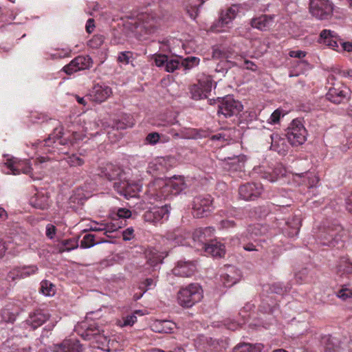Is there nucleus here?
Instances as JSON below:
<instances>
[{
	"label": "nucleus",
	"instance_id": "obj_13",
	"mask_svg": "<svg viewBox=\"0 0 352 352\" xmlns=\"http://www.w3.org/2000/svg\"><path fill=\"white\" fill-rule=\"evenodd\" d=\"M124 171L122 167L111 163L107 164L101 170V176L109 181L119 180L121 182L124 179Z\"/></svg>",
	"mask_w": 352,
	"mask_h": 352
},
{
	"label": "nucleus",
	"instance_id": "obj_37",
	"mask_svg": "<svg viewBox=\"0 0 352 352\" xmlns=\"http://www.w3.org/2000/svg\"><path fill=\"white\" fill-rule=\"evenodd\" d=\"M276 307V303L270 304L269 302V297L266 296L261 301V303L259 305V311L264 314H272L274 309Z\"/></svg>",
	"mask_w": 352,
	"mask_h": 352
},
{
	"label": "nucleus",
	"instance_id": "obj_56",
	"mask_svg": "<svg viewBox=\"0 0 352 352\" xmlns=\"http://www.w3.org/2000/svg\"><path fill=\"white\" fill-rule=\"evenodd\" d=\"M104 43V38L101 35L94 36L91 40L89 41V45L91 47L98 48Z\"/></svg>",
	"mask_w": 352,
	"mask_h": 352
},
{
	"label": "nucleus",
	"instance_id": "obj_12",
	"mask_svg": "<svg viewBox=\"0 0 352 352\" xmlns=\"http://www.w3.org/2000/svg\"><path fill=\"white\" fill-rule=\"evenodd\" d=\"M326 97L331 102L340 104L349 98V89L343 85H336L329 89Z\"/></svg>",
	"mask_w": 352,
	"mask_h": 352
},
{
	"label": "nucleus",
	"instance_id": "obj_6",
	"mask_svg": "<svg viewBox=\"0 0 352 352\" xmlns=\"http://www.w3.org/2000/svg\"><path fill=\"white\" fill-rule=\"evenodd\" d=\"M219 102L217 113L219 117L223 116L224 118H230L237 116L243 109L241 102L229 96Z\"/></svg>",
	"mask_w": 352,
	"mask_h": 352
},
{
	"label": "nucleus",
	"instance_id": "obj_54",
	"mask_svg": "<svg viewBox=\"0 0 352 352\" xmlns=\"http://www.w3.org/2000/svg\"><path fill=\"white\" fill-rule=\"evenodd\" d=\"M188 138L192 139H199L206 138L207 136V132L203 130L192 129L188 133Z\"/></svg>",
	"mask_w": 352,
	"mask_h": 352
},
{
	"label": "nucleus",
	"instance_id": "obj_29",
	"mask_svg": "<svg viewBox=\"0 0 352 352\" xmlns=\"http://www.w3.org/2000/svg\"><path fill=\"white\" fill-rule=\"evenodd\" d=\"M287 228H285V232L290 237L296 236L299 232L301 226V219L298 217H292V220H288L286 222Z\"/></svg>",
	"mask_w": 352,
	"mask_h": 352
},
{
	"label": "nucleus",
	"instance_id": "obj_30",
	"mask_svg": "<svg viewBox=\"0 0 352 352\" xmlns=\"http://www.w3.org/2000/svg\"><path fill=\"white\" fill-rule=\"evenodd\" d=\"M31 205L40 210H46L50 206L49 197L43 194H36L30 200Z\"/></svg>",
	"mask_w": 352,
	"mask_h": 352
},
{
	"label": "nucleus",
	"instance_id": "obj_24",
	"mask_svg": "<svg viewBox=\"0 0 352 352\" xmlns=\"http://www.w3.org/2000/svg\"><path fill=\"white\" fill-rule=\"evenodd\" d=\"M204 0H186L185 9L186 13L192 19H195L199 15V8L204 3Z\"/></svg>",
	"mask_w": 352,
	"mask_h": 352
},
{
	"label": "nucleus",
	"instance_id": "obj_63",
	"mask_svg": "<svg viewBox=\"0 0 352 352\" xmlns=\"http://www.w3.org/2000/svg\"><path fill=\"white\" fill-rule=\"evenodd\" d=\"M137 321V317L133 314L131 316H127L124 320V322L121 326H132Z\"/></svg>",
	"mask_w": 352,
	"mask_h": 352
},
{
	"label": "nucleus",
	"instance_id": "obj_62",
	"mask_svg": "<svg viewBox=\"0 0 352 352\" xmlns=\"http://www.w3.org/2000/svg\"><path fill=\"white\" fill-rule=\"evenodd\" d=\"M117 215L119 218L127 219L131 217V212L126 208H120L118 210Z\"/></svg>",
	"mask_w": 352,
	"mask_h": 352
},
{
	"label": "nucleus",
	"instance_id": "obj_57",
	"mask_svg": "<svg viewBox=\"0 0 352 352\" xmlns=\"http://www.w3.org/2000/svg\"><path fill=\"white\" fill-rule=\"evenodd\" d=\"M154 61L157 67H164L166 62L168 61V56L164 54H155Z\"/></svg>",
	"mask_w": 352,
	"mask_h": 352
},
{
	"label": "nucleus",
	"instance_id": "obj_16",
	"mask_svg": "<svg viewBox=\"0 0 352 352\" xmlns=\"http://www.w3.org/2000/svg\"><path fill=\"white\" fill-rule=\"evenodd\" d=\"M53 352H82V345L77 340H65L60 344H54Z\"/></svg>",
	"mask_w": 352,
	"mask_h": 352
},
{
	"label": "nucleus",
	"instance_id": "obj_61",
	"mask_svg": "<svg viewBox=\"0 0 352 352\" xmlns=\"http://www.w3.org/2000/svg\"><path fill=\"white\" fill-rule=\"evenodd\" d=\"M281 116V111L280 109L275 110L271 115L269 122L272 124H276L278 122Z\"/></svg>",
	"mask_w": 352,
	"mask_h": 352
},
{
	"label": "nucleus",
	"instance_id": "obj_3",
	"mask_svg": "<svg viewBox=\"0 0 352 352\" xmlns=\"http://www.w3.org/2000/svg\"><path fill=\"white\" fill-rule=\"evenodd\" d=\"M156 30L157 19L151 14H143L135 23L134 32L139 40L144 41L155 33Z\"/></svg>",
	"mask_w": 352,
	"mask_h": 352
},
{
	"label": "nucleus",
	"instance_id": "obj_38",
	"mask_svg": "<svg viewBox=\"0 0 352 352\" xmlns=\"http://www.w3.org/2000/svg\"><path fill=\"white\" fill-rule=\"evenodd\" d=\"M334 32L329 30H324L320 32L319 42L330 46L335 38Z\"/></svg>",
	"mask_w": 352,
	"mask_h": 352
},
{
	"label": "nucleus",
	"instance_id": "obj_46",
	"mask_svg": "<svg viewBox=\"0 0 352 352\" xmlns=\"http://www.w3.org/2000/svg\"><path fill=\"white\" fill-rule=\"evenodd\" d=\"M342 344L338 352H352V340L346 338H341Z\"/></svg>",
	"mask_w": 352,
	"mask_h": 352
},
{
	"label": "nucleus",
	"instance_id": "obj_17",
	"mask_svg": "<svg viewBox=\"0 0 352 352\" xmlns=\"http://www.w3.org/2000/svg\"><path fill=\"white\" fill-rule=\"evenodd\" d=\"M111 94L112 91L109 87L97 84L93 87L90 96L94 101L100 103L106 100Z\"/></svg>",
	"mask_w": 352,
	"mask_h": 352
},
{
	"label": "nucleus",
	"instance_id": "obj_7",
	"mask_svg": "<svg viewBox=\"0 0 352 352\" xmlns=\"http://www.w3.org/2000/svg\"><path fill=\"white\" fill-rule=\"evenodd\" d=\"M212 200L210 195L197 196L192 201V215L196 218L208 216L212 210Z\"/></svg>",
	"mask_w": 352,
	"mask_h": 352
},
{
	"label": "nucleus",
	"instance_id": "obj_52",
	"mask_svg": "<svg viewBox=\"0 0 352 352\" xmlns=\"http://www.w3.org/2000/svg\"><path fill=\"white\" fill-rule=\"evenodd\" d=\"M199 85L201 87V89L204 91V94H206V97H207V94L210 93L212 89V82L210 79H205L200 80L199 81Z\"/></svg>",
	"mask_w": 352,
	"mask_h": 352
},
{
	"label": "nucleus",
	"instance_id": "obj_20",
	"mask_svg": "<svg viewBox=\"0 0 352 352\" xmlns=\"http://www.w3.org/2000/svg\"><path fill=\"white\" fill-rule=\"evenodd\" d=\"M225 287H230L237 283L241 277V272L234 267H228V272L221 275Z\"/></svg>",
	"mask_w": 352,
	"mask_h": 352
},
{
	"label": "nucleus",
	"instance_id": "obj_27",
	"mask_svg": "<svg viewBox=\"0 0 352 352\" xmlns=\"http://www.w3.org/2000/svg\"><path fill=\"white\" fill-rule=\"evenodd\" d=\"M175 327V324L169 320H157L153 324V330L162 333H170Z\"/></svg>",
	"mask_w": 352,
	"mask_h": 352
},
{
	"label": "nucleus",
	"instance_id": "obj_51",
	"mask_svg": "<svg viewBox=\"0 0 352 352\" xmlns=\"http://www.w3.org/2000/svg\"><path fill=\"white\" fill-rule=\"evenodd\" d=\"M67 162L70 166H82L84 160L76 155H72L67 159Z\"/></svg>",
	"mask_w": 352,
	"mask_h": 352
},
{
	"label": "nucleus",
	"instance_id": "obj_25",
	"mask_svg": "<svg viewBox=\"0 0 352 352\" xmlns=\"http://www.w3.org/2000/svg\"><path fill=\"white\" fill-rule=\"evenodd\" d=\"M285 174V170L281 166L275 167L271 171H265L261 173V177L270 182H275L279 178L283 177Z\"/></svg>",
	"mask_w": 352,
	"mask_h": 352
},
{
	"label": "nucleus",
	"instance_id": "obj_19",
	"mask_svg": "<svg viewBox=\"0 0 352 352\" xmlns=\"http://www.w3.org/2000/svg\"><path fill=\"white\" fill-rule=\"evenodd\" d=\"M274 15L263 14L251 20L250 25L252 28L261 31L270 29L274 23Z\"/></svg>",
	"mask_w": 352,
	"mask_h": 352
},
{
	"label": "nucleus",
	"instance_id": "obj_4",
	"mask_svg": "<svg viewBox=\"0 0 352 352\" xmlns=\"http://www.w3.org/2000/svg\"><path fill=\"white\" fill-rule=\"evenodd\" d=\"M285 135L292 146H297L306 141L307 132L301 121L295 119L287 129Z\"/></svg>",
	"mask_w": 352,
	"mask_h": 352
},
{
	"label": "nucleus",
	"instance_id": "obj_59",
	"mask_svg": "<svg viewBox=\"0 0 352 352\" xmlns=\"http://www.w3.org/2000/svg\"><path fill=\"white\" fill-rule=\"evenodd\" d=\"M202 230H204V236L205 241H206V243H208L210 242V240H212L211 238L212 236L214 229L211 227H206L204 228H201Z\"/></svg>",
	"mask_w": 352,
	"mask_h": 352
},
{
	"label": "nucleus",
	"instance_id": "obj_31",
	"mask_svg": "<svg viewBox=\"0 0 352 352\" xmlns=\"http://www.w3.org/2000/svg\"><path fill=\"white\" fill-rule=\"evenodd\" d=\"M6 164L13 175H19L21 172L29 174L31 172V167L27 164L8 162Z\"/></svg>",
	"mask_w": 352,
	"mask_h": 352
},
{
	"label": "nucleus",
	"instance_id": "obj_44",
	"mask_svg": "<svg viewBox=\"0 0 352 352\" xmlns=\"http://www.w3.org/2000/svg\"><path fill=\"white\" fill-rule=\"evenodd\" d=\"M199 63V58L195 56H188L184 58L182 63V65L186 69H190L193 67L198 65Z\"/></svg>",
	"mask_w": 352,
	"mask_h": 352
},
{
	"label": "nucleus",
	"instance_id": "obj_23",
	"mask_svg": "<svg viewBox=\"0 0 352 352\" xmlns=\"http://www.w3.org/2000/svg\"><path fill=\"white\" fill-rule=\"evenodd\" d=\"M204 251L214 257L221 258L225 255L224 245L216 240H210L204 247Z\"/></svg>",
	"mask_w": 352,
	"mask_h": 352
},
{
	"label": "nucleus",
	"instance_id": "obj_28",
	"mask_svg": "<svg viewBox=\"0 0 352 352\" xmlns=\"http://www.w3.org/2000/svg\"><path fill=\"white\" fill-rule=\"evenodd\" d=\"M186 184L181 178H175L166 183L165 188L173 195H177L186 188Z\"/></svg>",
	"mask_w": 352,
	"mask_h": 352
},
{
	"label": "nucleus",
	"instance_id": "obj_11",
	"mask_svg": "<svg viewBox=\"0 0 352 352\" xmlns=\"http://www.w3.org/2000/svg\"><path fill=\"white\" fill-rule=\"evenodd\" d=\"M263 192L261 184L246 183L241 185L239 189L240 197L245 201H252L258 198Z\"/></svg>",
	"mask_w": 352,
	"mask_h": 352
},
{
	"label": "nucleus",
	"instance_id": "obj_32",
	"mask_svg": "<svg viewBox=\"0 0 352 352\" xmlns=\"http://www.w3.org/2000/svg\"><path fill=\"white\" fill-rule=\"evenodd\" d=\"M341 344V338L329 336L325 340L324 351L338 352Z\"/></svg>",
	"mask_w": 352,
	"mask_h": 352
},
{
	"label": "nucleus",
	"instance_id": "obj_47",
	"mask_svg": "<svg viewBox=\"0 0 352 352\" xmlns=\"http://www.w3.org/2000/svg\"><path fill=\"white\" fill-rule=\"evenodd\" d=\"M54 285L48 280H43L41 282V291L46 296H51L54 294Z\"/></svg>",
	"mask_w": 352,
	"mask_h": 352
},
{
	"label": "nucleus",
	"instance_id": "obj_48",
	"mask_svg": "<svg viewBox=\"0 0 352 352\" xmlns=\"http://www.w3.org/2000/svg\"><path fill=\"white\" fill-rule=\"evenodd\" d=\"M204 230L201 228L196 229L192 233V239L195 242H199L201 244L202 248L206 245L204 236L203 234Z\"/></svg>",
	"mask_w": 352,
	"mask_h": 352
},
{
	"label": "nucleus",
	"instance_id": "obj_26",
	"mask_svg": "<svg viewBox=\"0 0 352 352\" xmlns=\"http://www.w3.org/2000/svg\"><path fill=\"white\" fill-rule=\"evenodd\" d=\"M145 257L147 263L153 267L162 263L164 258L160 253L154 248H148L144 252Z\"/></svg>",
	"mask_w": 352,
	"mask_h": 352
},
{
	"label": "nucleus",
	"instance_id": "obj_35",
	"mask_svg": "<svg viewBox=\"0 0 352 352\" xmlns=\"http://www.w3.org/2000/svg\"><path fill=\"white\" fill-rule=\"evenodd\" d=\"M78 247V239H69L63 240L61 242V246L58 248V252L63 253L64 252H69L72 250L76 249Z\"/></svg>",
	"mask_w": 352,
	"mask_h": 352
},
{
	"label": "nucleus",
	"instance_id": "obj_5",
	"mask_svg": "<svg viewBox=\"0 0 352 352\" xmlns=\"http://www.w3.org/2000/svg\"><path fill=\"white\" fill-rule=\"evenodd\" d=\"M309 11L319 20H329L333 12V4L329 0H310Z\"/></svg>",
	"mask_w": 352,
	"mask_h": 352
},
{
	"label": "nucleus",
	"instance_id": "obj_10",
	"mask_svg": "<svg viewBox=\"0 0 352 352\" xmlns=\"http://www.w3.org/2000/svg\"><path fill=\"white\" fill-rule=\"evenodd\" d=\"M101 331L98 324H91L87 327L82 336L86 340H95L99 344L98 347L102 348L109 342V338L107 336L102 334Z\"/></svg>",
	"mask_w": 352,
	"mask_h": 352
},
{
	"label": "nucleus",
	"instance_id": "obj_55",
	"mask_svg": "<svg viewBox=\"0 0 352 352\" xmlns=\"http://www.w3.org/2000/svg\"><path fill=\"white\" fill-rule=\"evenodd\" d=\"M337 296L344 300L352 298V289L342 287V288L338 292Z\"/></svg>",
	"mask_w": 352,
	"mask_h": 352
},
{
	"label": "nucleus",
	"instance_id": "obj_53",
	"mask_svg": "<svg viewBox=\"0 0 352 352\" xmlns=\"http://www.w3.org/2000/svg\"><path fill=\"white\" fill-rule=\"evenodd\" d=\"M161 140L160 134L157 132H152L148 133L146 137V142L148 144L154 145L159 142Z\"/></svg>",
	"mask_w": 352,
	"mask_h": 352
},
{
	"label": "nucleus",
	"instance_id": "obj_2",
	"mask_svg": "<svg viewBox=\"0 0 352 352\" xmlns=\"http://www.w3.org/2000/svg\"><path fill=\"white\" fill-rule=\"evenodd\" d=\"M203 298V289L198 283H190L177 293L178 303L186 308L192 307Z\"/></svg>",
	"mask_w": 352,
	"mask_h": 352
},
{
	"label": "nucleus",
	"instance_id": "obj_50",
	"mask_svg": "<svg viewBox=\"0 0 352 352\" xmlns=\"http://www.w3.org/2000/svg\"><path fill=\"white\" fill-rule=\"evenodd\" d=\"M133 125V122L131 121H124V120H116L113 125L112 129H115L116 130H123L128 127H132Z\"/></svg>",
	"mask_w": 352,
	"mask_h": 352
},
{
	"label": "nucleus",
	"instance_id": "obj_49",
	"mask_svg": "<svg viewBox=\"0 0 352 352\" xmlns=\"http://www.w3.org/2000/svg\"><path fill=\"white\" fill-rule=\"evenodd\" d=\"M206 342L208 344V345L213 346L217 351H219V350L217 349V345H219V346L224 349H226L228 346L227 342L223 340H217L212 338H209L206 339Z\"/></svg>",
	"mask_w": 352,
	"mask_h": 352
},
{
	"label": "nucleus",
	"instance_id": "obj_41",
	"mask_svg": "<svg viewBox=\"0 0 352 352\" xmlns=\"http://www.w3.org/2000/svg\"><path fill=\"white\" fill-rule=\"evenodd\" d=\"M133 52L130 51L121 52L119 53L118 56L117 58V60L118 63H122L123 65H128L130 63H132L133 60Z\"/></svg>",
	"mask_w": 352,
	"mask_h": 352
},
{
	"label": "nucleus",
	"instance_id": "obj_8",
	"mask_svg": "<svg viewBox=\"0 0 352 352\" xmlns=\"http://www.w3.org/2000/svg\"><path fill=\"white\" fill-rule=\"evenodd\" d=\"M113 188L120 195L129 199L138 196L139 192L141 191L142 185L138 182H129L124 178L121 182H115Z\"/></svg>",
	"mask_w": 352,
	"mask_h": 352
},
{
	"label": "nucleus",
	"instance_id": "obj_64",
	"mask_svg": "<svg viewBox=\"0 0 352 352\" xmlns=\"http://www.w3.org/2000/svg\"><path fill=\"white\" fill-rule=\"evenodd\" d=\"M270 139L272 141V145H271V149H273L274 151H277V145H278V140H281L278 134L277 133H272L270 135Z\"/></svg>",
	"mask_w": 352,
	"mask_h": 352
},
{
	"label": "nucleus",
	"instance_id": "obj_18",
	"mask_svg": "<svg viewBox=\"0 0 352 352\" xmlns=\"http://www.w3.org/2000/svg\"><path fill=\"white\" fill-rule=\"evenodd\" d=\"M48 319V314H45L41 310H36L30 314L28 318L25 320V322L34 330L41 327Z\"/></svg>",
	"mask_w": 352,
	"mask_h": 352
},
{
	"label": "nucleus",
	"instance_id": "obj_14",
	"mask_svg": "<svg viewBox=\"0 0 352 352\" xmlns=\"http://www.w3.org/2000/svg\"><path fill=\"white\" fill-rule=\"evenodd\" d=\"M196 271V265L193 261H186L180 260L177 263L176 266L173 269V274L182 277H190Z\"/></svg>",
	"mask_w": 352,
	"mask_h": 352
},
{
	"label": "nucleus",
	"instance_id": "obj_45",
	"mask_svg": "<svg viewBox=\"0 0 352 352\" xmlns=\"http://www.w3.org/2000/svg\"><path fill=\"white\" fill-rule=\"evenodd\" d=\"M179 61L177 58H171L168 56V61L166 62L164 70L167 72H173L178 68Z\"/></svg>",
	"mask_w": 352,
	"mask_h": 352
},
{
	"label": "nucleus",
	"instance_id": "obj_39",
	"mask_svg": "<svg viewBox=\"0 0 352 352\" xmlns=\"http://www.w3.org/2000/svg\"><path fill=\"white\" fill-rule=\"evenodd\" d=\"M190 92L191 94L192 98L194 100H200L204 98H206L204 91L201 89V87L199 83L190 86Z\"/></svg>",
	"mask_w": 352,
	"mask_h": 352
},
{
	"label": "nucleus",
	"instance_id": "obj_34",
	"mask_svg": "<svg viewBox=\"0 0 352 352\" xmlns=\"http://www.w3.org/2000/svg\"><path fill=\"white\" fill-rule=\"evenodd\" d=\"M263 346L261 344L253 345L249 343H242L236 345L233 352H260Z\"/></svg>",
	"mask_w": 352,
	"mask_h": 352
},
{
	"label": "nucleus",
	"instance_id": "obj_60",
	"mask_svg": "<svg viewBox=\"0 0 352 352\" xmlns=\"http://www.w3.org/2000/svg\"><path fill=\"white\" fill-rule=\"evenodd\" d=\"M56 233V228L52 224H47L46 226V236L47 238L52 239Z\"/></svg>",
	"mask_w": 352,
	"mask_h": 352
},
{
	"label": "nucleus",
	"instance_id": "obj_58",
	"mask_svg": "<svg viewBox=\"0 0 352 352\" xmlns=\"http://www.w3.org/2000/svg\"><path fill=\"white\" fill-rule=\"evenodd\" d=\"M244 156L236 155L232 157H228V160L229 163L235 166L234 169L237 168H241V163H243Z\"/></svg>",
	"mask_w": 352,
	"mask_h": 352
},
{
	"label": "nucleus",
	"instance_id": "obj_33",
	"mask_svg": "<svg viewBox=\"0 0 352 352\" xmlns=\"http://www.w3.org/2000/svg\"><path fill=\"white\" fill-rule=\"evenodd\" d=\"M266 289H263L267 294H276L278 295H283L288 290L290 289V287L283 286L280 283H274L270 285L265 286Z\"/></svg>",
	"mask_w": 352,
	"mask_h": 352
},
{
	"label": "nucleus",
	"instance_id": "obj_9",
	"mask_svg": "<svg viewBox=\"0 0 352 352\" xmlns=\"http://www.w3.org/2000/svg\"><path fill=\"white\" fill-rule=\"evenodd\" d=\"M92 64L93 60L89 56H78L65 65L63 70L67 74L71 75L78 71L89 69Z\"/></svg>",
	"mask_w": 352,
	"mask_h": 352
},
{
	"label": "nucleus",
	"instance_id": "obj_21",
	"mask_svg": "<svg viewBox=\"0 0 352 352\" xmlns=\"http://www.w3.org/2000/svg\"><path fill=\"white\" fill-rule=\"evenodd\" d=\"M167 212V210L164 207H153L144 213L143 218L147 222L156 223L160 221Z\"/></svg>",
	"mask_w": 352,
	"mask_h": 352
},
{
	"label": "nucleus",
	"instance_id": "obj_22",
	"mask_svg": "<svg viewBox=\"0 0 352 352\" xmlns=\"http://www.w3.org/2000/svg\"><path fill=\"white\" fill-rule=\"evenodd\" d=\"M336 272L340 276L352 275V262L348 256H344L339 258Z\"/></svg>",
	"mask_w": 352,
	"mask_h": 352
},
{
	"label": "nucleus",
	"instance_id": "obj_36",
	"mask_svg": "<svg viewBox=\"0 0 352 352\" xmlns=\"http://www.w3.org/2000/svg\"><path fill=\"white\" fill-rule=\"evenodd\" d=\"M237 11V7L236 6H232L227 10L228 20H226V17L223 15H221L219 19V23H221V26L229 24L230 22H231L235 18Z\"/></svg>",
	"mask_w": 352,
	"mask_h": 352
},
{
	"label": "nucleus",
	"instance_id": "obj_1",
	"mask_svg": "<svg viewBox=\"0 0 352 352\" xmlns=\"http://www.w3.org/2000/svg\"><path fill=\"white\" fill-rule=\"evenodd\" d=\"M344 231L341 226H329L320 231L318 235L319 243L322 245L340 248L344 247Z\"/></svg>",
	"mask_w": 352,
	"mask_h": 352
},
{
	"label": "nucleus",
	"instance_id": "obj_42",
	"mask_svg": "<svg viewBox=\"0 0 352 352\" xmlns=\"http://www.w3.org/2000/svg\"><path fill=\"white\" fill-rule=\"evenodd\" d=\"M95 235L91 234H85L80 242L81 248H89L94 246L98 243H95Z\"/></svg>",
	"mask_w": 352,
	"mask_h": 352
},
{
	"label": "nucleus",
	"instance_id": "obj_43",
	"mask_svg": "<svg viewBox=\"0 0 352 352\" xmlns=\"http://www.w3.org/2000/svg\"><path fill=\"white\" fill-rule=\"evenodd\" d=\"M1 316L6 322L13 323L16 320V314L11 311L8 307H6L1 310Z\"/></svg>",
	"mask_w": 352,
	"mask_h": 352
},
{
	"label": "nucleus",
	"instance_id": "obj_15",
	"mask_svg": "<svg viewBox=\"0 0 352 352\" xmlns=\"http://www.w3.org/2000/svg\"><path fill=\"white\" fill-rule=\"evenodd\" d=\"M63 134L62 129H58L56 128L47 139H45L43 142H40V143H43L44 146L48 147L51 146L54 144H56V147H58V145L73 144L71 140L63 138Z\"/></svg>",
	"mask_w": 352,
	"mask_h": 352
},
{
	"label": "nucleus",
	"instance_id": "obj_40",
	"mask_svg": "<svg viewBox=\"0 0 352 352\" xmlns=\"http://www.w3.org/2000/svg\"><path fill=\"white\" fill-rule=\"evenodd\" d=\"M38 268L35 265L23 266L20 270H17L16 276H20V278H25L35 274Z\"/></svg>",
	"mask_w": 352,
	"mask_h": 352
}]
</instances>
